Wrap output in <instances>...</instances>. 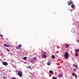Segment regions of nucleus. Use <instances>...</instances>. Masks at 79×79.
<instances>
[{"instance_id":"18","label":"nucleus","mask_w":79,"mask_h":79,"mask_svg":"<svg viewBox=\"0 0 79 79\" xmlns=\"http://www.w3.org/2000/svg\"><path fill=\"white\" fill-rule=\"evenodd\" d=\"M52 79H57V78H56L55 77H53Z\"/></svg>"},{"instance_id":"26","label":"nucleus","mask_w":79,"mask_h":79,"mask_svg":"<svg viewBox=\"0 0 79 79\" xmlns=\"http://www.w3.org/2000/svg\"><path fill=\"white\" fill-rule=\"evenodd\" d=\"M44 54L46 55V54H47V53L45 52H44Z\"/></svg>"},{"instance_id":"6","label":"nucleus","mask_w":79,"mask_h":79,"mask_svg":"<svg viewBox=\"0 0 79 79\" xmlns=\"http://www.w3.org/2000/svg\"><path fill=\"white\" fill-rule=\"evenodd\" d=\"M63 76V74H60L58 75V77L60 78V77H62Z\"/></svg>"},{"instance_id":"24","label":"nucleus","mask_w":79,"mask_h":79,"mask_svg":"<svg viewBox=\"0 0 79 79\" xmlns=\"http://www.w3.org/2000/svg\"><path fill=\"white\" fill-rule=\"evenodd\" d=\"M74 71H76V70L75 69H74Z\"/></svg>"},{"instance_id":"13","label":"nucleus","mask_w":79,"mask_h":79,"mask_svg":"<svg viewBox=\"0 0 79 79\" xmlns=\"http://www.w3.org/2000/svg\"><path fill=\"white\" fill-rule=\"evenodd\" d=\"M74 65H75V67L76 69H77V68H78L77 67V65H76L75 64H74Z\"/></svg>"},{"instance_id":"16","label":"nucleus","mask_w":79,"mask_h":79,"mask_svg":"<svg viewBox=\"0 0 79 79\" xmlns=\"http://www.w3.org/2000/svg\"><path fill=\"white\" fill-rule=\"evenodd\" d=\"M69 46V45L68 44H66L65 45V47H66V48H68V47Z\"/></svg>"},{"instance_id":"20","label":"nucleus","mask_w":79,"mask_h":79,"mask_svg":"<svg viewBox=\"0 0 79 79\" xmlns=\"http://www.w3.org/2000/svg\"><path fill=\"white\" fill-rule=\"evenodd\" d=\"M0 36L2 37V38H3V35H0Z\"/></svg>"},{"instance_id":"15","label":"nucleus","mask_w":79,"mask_h":79,"mask_svg":"<svg viewBox=\"0 0 79 79\" xmlns=\"http://www.w3.org/2000/svg\"><path fill=\"white\" fill-rule=\"evenodd\" d=\"M49 73H51V74H52L53 73V71L52 70H50L49 71Z\"/></svg>"},{"instance_id":"12","label":"nucleus","mask_w":79,"mask_h":79,"mask_svg":"<svg viewBox=\"0 0 79 79\" xmlns=\"http://www.w3.org/2000/svg\"><path fill=\"white\" fill-rule=\"evenodd\" d=\"M23 59H24V60H27V57H25L23 58Z\"/></svg>"},{"instance_id":"19","label":"nucleus","mask_w":79,"mask_h":79,"mask_svg":"<svg viewBox=\"0 0 79 79\" xmlns=\"http://www.w3.org/2000/svg\"><path fill=\"white\" fill-rule=\"evenodd\" d=\"M4 46H5V47H8V46H7V45H6V44H4Z\"/></svg>"},{"instance_id":"14","label":"nucleus","mask_w":79,"mask_h":79,"mask_svg":"<svg viewBox=\"0 0 79 79\" xmlns=\"http://www.w3.org/2000/svg\"><path fill=\"white\" fill-rule=\"evenodd\" d=\"M75 55L76 56H78V54L77 52L75 53Z\"/></svg>"},{"instance_id":"25","label":"nucleus","mask_w":79,"mask_h":79,"mask_svg":"<svg viewBox=\"0 0 79 79\" xmlns=\"http://www.w3.org/2000/svg\"><path fill=\"white\" fill-rule=\"evenodd\" d=\"M34 60H36V57H34Z\"/></svg>"},{"instance_id":"27","label":"nucleus","mask_w":79,"mask_h":79,"mask_svg":"<svg viewBox=\"0 0 79 79\" xmlns=\"http://www.w3.org/2000/svg\"><path fill=\"white\" fill-rule=\"evenodd\" d=\"M31 61H32V60H31Z\"/></svg>"},{"instance_id":"1","label":"nucleus","mask_w":79,"mask_h":79,"mask_svg":"<svg viewBox=\"0 0 79 79\" xmlns=\"http://www.w3.org/2000/svg\"><path fill=\"white\" fill-rule=\"evenodd\" d=\"M17 74L18 76H19L20 77H21L23 76V72H22L21 71H18L17 73Z\"/></svg>"},{"instance_id":"5","label":"nucleus","mask_w":79,"mask_h":79,"mask_svg":"<svg viewBox=\"0 0 79 79\" xmlns=\"http://www.w3.org/2000/svg\"><path fill=\"white\" fill-rule=\"evenodd\" d=\"M72 3H73V2L71 1H69L68 2V5H71V4H72Z\"/></svg>"},{"instance_id":"9","label":"nucleus","mask_w":79,"mask_h":79,"mask_svg":"<svg viewBox=\"0 0 79 79\" xmlns=\"http://www.w3.org/2000/svg\"><path fill=\"white\" fill-rule=\"evenodd\" d=\"M52 58H53V59H55V56L53 55H52Z\"/></svg>"},{"instance_id":"7","label":"nucleus","mask_w":79,"mask_h":79,"mask_svg":"<svg viewBox=\"0 0 79 79\" xmlns=\"http://www.w3.org/2000/svg\"><path fill=\"white\" fill-rule=\"evenodd\" d=\"M72 75L73 76H75L76 78H77V75L74 74V73H72Z\"/></svg>"},{"instance_id":"10","label":"nucleus","mask_w":79,"mask_h":79,"mask_svg":"<svg viewBox=\"0 0 79 79\" xmlns=\"http://www.w3.org/2000/svg\"><path fill=\"white\" fill-rule=\"evenodd\" d=\"M43 58H47V55H44L43 56Z\"/></svg>"},{"instance_id":"4","label":"nucleus","mask_w":79,"mask_h":79,"mask_svg":"<svg viewBox=\"0 0 79 79\" xmlns=\"http://www.w3.org/2000/svg\"><path fill=\"white\" fill-rule=\"evenodd\" d=\"M2 63L3 64V65H7L8 64V63L5 62H2Z\"/></svg>"},{"instance_id":"8","label":"nucleus","mask_w":79,"mask_h":79,"mask_svg":"<svg viewBox=\"0 0 79 79\" xmlns=\"http://www.w3.org/2000/svg\"><path fill=\"white\" fill-rule=\"evenodd\" d=\"M77 52H79V49H76L75 50V53H77Z\"/></svg>"},{"instance_id":"21","label":"nucleus","mask_w":79,"mask_h":79,"mask_svg":"<svg viewBox=\"0 0 79 79\" xmlns=\"http://www.w3.org/2000/svg\"><path fill=\"white\" fill-rule=\"evenodd\" d=\"M77 43H78L79 44V40H77Z\"/></svg>"},{"instance_id":"17","label":"nucleus","mask_w":79,"mask_h":79,"mask_svg":"<svg viewBox=\"0 0 79 79\" xmlns=\"http://www.w3.org/2000/svg\"><path fill=\"white\" fill-rule=\"evenodd\" d=\"M47 64L48 65V66H50V62H48L47 63Z\"/></svg>"},{"instance_id":"22","label":"nucleus","mask_w":79,"mask_h":79,"mask_svg":"<svg viewBox=\"0 0 79 79\" xmlns=\"http://www.w3.org/2000/svg\"><path fill=\"white\" fill-rule=\"evenodd\" d=\"M7 51L8 52H10V50H9V49H7Z\"/></svg>"},{"instance_id":"3","label":"nucleus","mask_w":79,"mask_h":79,"mask_svg":"<svg viewBox=\"0 0 79 79\" xmlns=\"http://www.w3.org/2000/svg\"><path fill=\"white\" fill-rule=\"evenodd\" d=\"M21 47H22V45H21V44H19V45L17 46L16 47V49H17V50H18L19 49V48H21Z\"/></svg>"},{"instance_id":"11","label":"nucleus","mask_w":79,"mask_h":79,"mask_svg":"<svg viewBox=\"0 0 79 79\" xmlns=\"http://www.w3.org/2000/svg\"><path fill=\"white\" fill-rule=\"evenodd\" d=\"M71 6L72 8H74V4L72 5Z\"/></svg>"},{"instance_id":"2","label":"nucleus","mask_w":79,"mask_h":79,"mask_svg":"<svg viewBox=\"0 0 79 79\" xmlns=\"http://www.w3.org/2000/svg\"><path fill=\"white\" fill-rule=\"evenodd\" d=\"M69 57V54H68V52H65L64 54V58L66 59H68Z\"/></svg>"},{"instance_id":"23","label":"nucleus","mask_w":79,"mask_h":79,"mask_svg":"<svg viewBox=\"0 0 79 79\" xmlns=\"http://www.w3.org/2000/svg\"><path fill=\"white\" fill-rule=\"evenodd\" d=\"M28 68H30V69H32V68H31V67L28 66Z\"/></svg>"}]
</instances>
